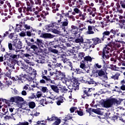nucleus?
<instances>
[{
    "instance_id": "obj_11",
    "label": "nucleus",
    "mask_w": 125,
    "mask_h": 125,
    "mask_svg": "<svg viewBox=\"0 0 125 125\" xmlns=\"http://www.w3.org/2000/svg\"><path fill=\"white\" fill-rule=\"evenodd\" d=\"M60 44L61 43L60 42H59L58 39H57V40L52 42H50L49 43L50 46H51V47L55 48H57V47H59Z\"/></svg>"
},
{
    "instance_id": "obj_8",
    "label": "nucleus",
    "mask_w": 125,
    "mask_h": 125,
    "mask_svg": "<svg viewBox=\"0 0 125 125\" xmlns=\"http://www.w3.org/2000/svg\"><path fill=\"white\" fill-rule=\"evenodd\" d=\"M30 49L33 50L34 54L37 55H38L40 53H42L43 51V50L41 48H38V47L34 44L30 46Z\"/></svg>"
},
{
    "instance_id": "obj_6",
    "label": "nucleus",
    "mask_w": 125,
    "mask_h": 125,
    "mask_svg": "<svg viewBox=\"0 0 125 125\" xmlns=\"http://www.w3.org/2000/svg\"><path fill=\"white\" fill-rule=\"evenodd\" d=\"M18 11L19 13H21V16H22V12H23V13H26V15H28V12H32V9L31 8V7L27 6V7H26V6H22L19 8Z\"/></svg>"
},
{
    "instance_id": "obj_21",
    "label": "nucleus",
    "mask_w": 125,
    "mask_h": 125,
    "mask_svg": "<svg viewBox=\"0 0 125 125\" xmlns=\"http://www.w3.org/2000/svg\"><path fill=\"white\" fill-rule=\"evenodd\" d=\"M34 43L40 47H43V40L38 38L37 39L36 41L34 42Z\"/></svg>"
},
{
    "instance_id": "obj_41",
    "label": "nucleus",
    "mask_w": 125,
    "mask_h": 125,
    "mask_svg": "<svg viewBox=\"0 0 125 125\" xmlns=\"http://www.w3.org/2000/svg\"><path fill=\"white\" fill-rule=\"evenodd\" d=\"M62 20L61 19H59L57 21H55L54 22L52 23V25H53V26H54V24H57L58 26L59 25H62Z\"/></svg>"
},
{
    "instance_id": "obj_39",
    "label": "nucleus",
    "mask_w": 125,
    "mask_h": 125,
    "mask_svg": "<svg viewBox=\"0 0 125 125\" xmlns=\"http://www.w3.org/2000/svg\"><path fill=\"white\" fill-rule=\"evenodd\" d=\"M44 78V80H45V81L47 83H53V81L52 80H51V79H50V76L48 75L47 76V77H43Z\"/></svg>"
},
{
    "instance_id": "obj_40",
    "label": "nucleus",
    "mask_w": 125,
    "mask_h": 125,
    "mask_svg": "<svg viewBox=\"0 0 125 125\" xmlns=\"http://www.w3.org/2000/svg\"><path fill=\"white\" fill-rule=\"evenodd\" d=\"M116 45V42H113V40L111 41V42H109L108 43H107V47H110L111 48L115 47Z\"/></svg>"
},
{
    "instance_id": "obj_53",
    "label": "nucleus",
    "mask_w": 125,
    "mask_h": 125,
    "mask_svg": "<svg viewBox=\"0 0 125 125\" xmlns=\"http://www.w3.org/2000/svg\"><path fill=\"white\" fill-rule=\"evenodd\" d=\"M41 87H42L41 91L43 93H45L47 92V91L48 90V89H47V87L46 86Z\"/></svg>"
},
{
    "instance_id": "obj_12",
    "label": "nucleus",
    "mask_w": 125,
    "mask_h": 125,
    "mask_svg": "<svg viewBox=\"0 0 125 125\" xmlns=\"http://www.w3.org/2000/svg\"><path fill=\"white\" fill-rule=\"evenodd\" d=\"M62 59L61 60L63 61L64 63H66L67 66L70 67V69H72L73 68V64L72 62L67 60L66 58H63L62 56H61Z\"/></svg>"
},
{
    "instance_id": "obj_45",
    "label": "nucleus",
    "mask_w": 125,
    "mask_h": 125,
    "mask_svg": "<svg viewBox=\"0 0 125 125\" xmlns=\"http://www.w3.org/2000/svg\"><path fill=\"white\" fill-rule=\"evenodd\" d=\"M116 5L117 12H119L120 13H124V11L122 10L121 8V5L119 3L117 4Z\"/></svg>"
},
{
    "instance_id": "obj_43",
    "label": "nucleus",
    "mask_w": 125,
    "mask_h": 125,
    "mask_svg": "<svg viewBox=\"0 0 125 125\" xmlns=\"http://www.w3.org/2000/svg\"><path fill=\"white\" fill-rule=\"evenodd\" d=\"M62 67H63V66L62 65V64L61 63V62H59V63L57 62V63L54 64L55 68H57L62 69Z\"/></svg>"
},
{
    "instance_id": "obj_23",
    "label": "nucleus",
    "mask_w": 125,
    "mask_h": 125,
    "mask_svg": "<svg viewBox=\"0 0 125 125\" xmlns=\"http://www.w3.org/2000/svg\"><path fill=\"white\" fill-rule=\"evenodd\" d=\"M76 39L75 40L76 43H83L84 42V39L83 36L76 37Z\"/></svg>"
},
{
    "instance_id": "obj_14",
    "label": "nucleus",
    "mask_w": 125,
    "mask_h": 125,
    "mask_svg": "<svg viewBox=\"0 0 125 125\" xmlns=\"http://www.w3.org/2000/svg\"><path fill=\"white\" fill-rule=\"evenodd\" d=\"M61 5L58 4L56 5V3L54 2L52 4V8L53 13H56L57 11H59V8L60 7Z\"/></svg>"
},
{
    "instance_id": "obj_57",
    "label": "nucleus",
    "mask_w": 125,
    "mask_h": 125,
    "mask_svg": "<svg viewBox=\"0 0 125 125\" xmlns=\"http://www.w3.org/2000/svg\"><path fill=\"white\" fill-rule=\"evenodd\" d=\"M68 54L72 58H77V54H74V53H71L70 51V53H68Z\"/></svg>"
},
{
    "instance_id": "obj_35",
    "label": "nucleus",
    "mask_w": 125,
    "mask_h": 125,
    "mask_svg": "<svg viewBox=\"0 0 125 125\" xmlns=\"http://www.w3.org/2000/svg\"><path fill=\"white\" fill-rule=\"evenodd\" d=\"M69 23V21H68L67 19H64V21H62L61 25L62 27H66L68 26Z\"/></svg>"
},
{
    "instance_id": "obj_17",
    "label": "nucleus",
    "mask_w": 125,
    "mask_h": 125,
    "mask_svg": "<svg viewBox=\"0 0 125 125\" xmlns=\"http://www.w3.org/2000/svg\"><path fill=\"white\" fill-rule=\"evenodd\" d=\"M40 37L43 39H51L53 38V36L50 33H42Z\"/></svg>"
},
{
    "instance_id": "obj_38",
    "label": "nucleus",
    "mask_w": 125,
    "mask_h": 125,
    "mask_svg": "<svg viewBox=\"0 0 125 125\" xmlns=\"http://www.w3.org/2000/svg\"><path fill=\"white\" fill-rule=\"evenodd\" d=\"M121 76V74L120 73H116L114 75H113L111 77V79L116 80H118L119 77Z\"/></svg>"
},
{
    "instance_id": "obj_63",
    "label": "nucleus",
    "mask_w": 125,
    "mask_h": 125,
    "mask_svg": "<svg viewBox=\"0 0 125 125\" xmlns=\"http://www.w3.org/2000/svg\"><path fill=\"white\" fill-rule=\"evenodd\" d=\"M62 91L64 93H67L68 92V89H67L66 86H63V88L62 89Z\"/></svg>"
},
{
    "instance_id": "obj_20",
    "label": "nucleus",
    "mask_w": 125,
    "mask_h": 125,
    "mask_svg": "<svg viewBox=\"0 0 125 125\" xmlns=\"http://www.w3.org/2000/svg\"><path fill=\"white\" fill-rule=\"evenodd\" d=\"M85 56V53L81 52L78 53L77 61H82L83 62V60Z\"/></svg>"
},
{
    "instance_id": "obj_7",
    "label": "nucleus",
    "mask_w": 125,
    "mask_h": 125,
    "mask_svg": "<svg viewBox=\"0 0 125 125\" xmlns=\"http://www.w3.org/2000/svg\"><path fill=\"white\" fill-rule=\"evenodd\" d=\"M78 29L79 28L78 26L71 25V29H69V33L71 34V36H74V38L77 37Z\"/></svg>"
},
{
    "instance_id": "obj_62",
    "label": "nucleus",
    "mask_w": 125,
    "mask_h": 125,
    "mask_svg": "<svg viewBox=\"0 0 125 125\" xmlns=\"http://www.w3.org/2000/svg\"><path fill=\"white\" fill-rule=\"evenodd\" d=\"M71 119H72V117L70 116H67L65 117L64 121L65 122H67L68 120H70Z\"/></svg>"
},
{
    "instance_id": "obj_28",
    "label": "nucleus",
    "mask_w": 125,
    "mask_h": 125,
    "mask_svg": "<svg viewBox=\"0 0 125 125\" xmlns=\"http://www.w3.org/2000/svg\"><path fill=\"white\" fill-rule=\"evenodd\" d=\"M56 100H58L56 103L58 105H61L62 103H63L64 102L63 99V97H62V96H59L58 97H57V98H56Z\"/></svg>"
},
{
    "instance_id": "obj_49",
    "label": "nucleus",
    "mask_w": 125,
    "mask_h": 125,
    "mask_svg": "<svg viewBox=\"0 0 125 125\" xmlns=\"http://www.w3.org/2000/svg\"><path fill=\"white\" fill-rule=\"evenodd\" d=\"M45 101H46V98L42 99L40 101V104L42 105V106H44L45 105H44V103H45Z\"/></svg>"
},
{
    "instance_id": "obj_25",
    "label": "nucleus",
    "mask_w": 125,
    "mask_h": 125,
    "mask_svg": "<svg viewBox=\"0 0 125 125\" xmlns=\"http://www.w3.org/2000/svg\"><path fill=\"white\" fill-rule=\"evenodd\" d=\"M71 71L73 72L72 73V75H74V73H76V74H81L83 72L81 69L80 68H70Z\"/></svg>"
},
{
    "instance_id": "obj_59",
    "label": "nucleus",
    "mask_w": 125,
    "mask_h": 125,
    "mask_svg": "<svg viewBox=\"0 0 125 125\" xmlns=\"http://www.w3.org/2000/svg\"><path fill=\"white\" fill-rule=\"evenodd\" d=\"M46 83H47V82L45 79H42L40 80V83H41L42 84H46Z\"/></svg>"
},
{
    "instance_id": "obj_33",
    "label": "nucleus",
    "mask_w": 125,
    "mask_h": 125,
    "mask_svg": "<svg viewBox=\"0 0 125 125\" xmlns=\"http://www.w3.org/2000/svg\"><path fill=\"white\" fill-rule=\"evenodd\" d=\"M6 70L8 71L6 72V73H5V76L8 77H11V72H12V68H10L9 67H6Z\"/></svg>"
},
{
    "instance_id": "obj_26",
    "label": "nucleus",
    "mask_w": 125,
    "mask_h": 125,
    "mask_svg": "<svg viewBox=\"0 0 125 125\" xmlns=\"http://www.w3.org/2000/svg\"><path fill=\"white\" fill-rule=\"evenodd\" d=\"M79 90V85H72V87L69 91V92H73L74 91H77Z\"/></svg>"
},
{
    "instance_id": "obj_13",
    "label": "nucleus",
    "mask_w": 125,
    "mask_h": 125,
    "mask_svg": "<svg viewBox=\"0 0 125 125\" xmlns=\"http://www.w3.org/2000/svg\"><path fill=\"white\" fill-rule=\"evenodd\" d=\"M56 72H58L57 74V77L60 79L61 80H64L66 78V75L64 73H62L61 71L58 70L56 71Z\"/></svg>"
},
{
    "instance_id": "obj_18",
    "label": "nucleus",
    "mask_w": 125,
    "mask_h": 125,
    "mask_svg": "<svg viewBox=\"0 0 125 125\" xmlns=\"http://www.w3.org/2000/svg\"><path fill=\"white\" fill-rule=\"evenodd\" d=\"M95 27L91 25L88 26V30L86 32L87 35H93L95 34V32L93 31V29H95Z\"/></svg>"
},
{
    "instance_id": "obj_44",
    "label": "nucleus",
    "mask_w": 125,
    "mask_h": 125,
    "mask_svg": "<svg viewBox=\"0 0 125 125\" xmlns=\"http://www.w3.org/2000/svg\"><path fill=\"white\" fill-rule=\"evenodd\" d=\"M48 50L50 52H51L54 54H58V50L56 49H53L52 47H50L48 48Z\"/></svg>"
},
{
    "instance_id": "obj_55",
    "label": "nucleus",
    "mask_w": 125,
    "mask_h": 125,
    "mask_svg": "<svg viewBox=\"0 0 125 125\" xmlns=\"http://www.w3.org/2000/svg\"><path fill=\"white\" fill-rule=\"evenodd\" d=\"M80 68L82 69H84L86 67L85 65V62H80Z\"/></svg>"
},
{
    "instance_id": "obj_2",
    "label": "nucleus",
    "mask_w": 125,
    "mask_h": 125,
    "mask_svg": "<svg viewBox=\"0 0 125 125\" xmlns=\"http://www.w3.org/2000/svg\"><path fill=\"white\" fill-rule=\"evenodd\" d=\"M110 48L109 47L107 46H105L103 49V51H100L99 52V55L101 56V59L103 60V62L104 64L106 63L105 62V61L108 60L110 58L109 53Z\"/></svg>"
},
{
    "instance_id": "obj_16",
    "label": "nucleus",
    "mask_w": 125,
    "mask_h": 125,
    "mask_svg": "<svg viewBox=\"0 0 125 125\" xmlns=\"http://www.w3.org/2000/svg\"><path fill=\"white\" fill-rule=\"evenodd\" d=\"M118 30H115L114 29H112L110 30L109 36L112 40L115 38V35H116L117 33H118Z\"/></svg>"
},
{
    "instance_id": "obj_4",
    "label": "nucleus",
    "mask_w": 125,
    "mask_h": 125,
    "mask_svg": "<svg viewBox=\"0 0 125 125\" xmlns=\"http://www.w3.org/2000/svg\"><path fill=\"white\" fill-rule=\"evenodd\" d=\"M92 95L93 91L90 88H87L83 90V92L81 95V97L83 99H85L92 97Z\"/></svg>"
},
{
    "instance_id": "obj_3",
    "label": "nucleus",
    "mask_w": 125,
    "mask_h": 125,
    "mask_svg": "<svg viewBox=\"0 0 125 125\" xmlns=\"http://www.w3.org/2000/svg\"><path fill=\"white\" fill-rule=\"evenodd\" d=\"M102 38L100 39L98 37H95L92 38V39H87V43L88 44H92L90 45L89 48L92 47V48H94L95 45L103 42Z\"/></svg>"
},
{
    "instance_id": "obj_42",
    "label": "nucleus",
    "mask_w": 125,
    "mask_h": 125,
    "mask_svg": "<svg viewBox=\"0 0 125 125\" xmlns=\"http://www.w3.org/2000/svg\"><path fill=\"white\" fill-rule=\"evenodd\" d=\"M86 82L88 84H96V83L94 81H93V79H91L90 78H88L87 79Z\"/></svg>"
},
{
    "instance_id": "obj_27",
    "label": "nucleus",
    "mask_w": 125,
    "mask_h": 125,
    "mask_svg": "<svg viewBox=\"0 0 125 125\" xmlns=\"http://www.w3.org/2000/svg\"><path fill=\"white\" fill-rule=\"evenodd\" d=\"M50 87H51V89L54 92L57 93H58L59 92V89L58 87L54 84H51L50 85Z\"/></svg>"
},
{
    "instance_id": "obj_52",
    "label": "nucleus",
    "mask_w": 125,
    "mask_h": 125,
    "mask_svg": "<svg viewBox=\"0 0 125 125\" xmlns=\"http://www.w3.org/2000/svg\"><path fill=\"white\" fill-rule=\"evenodd\" d=\"M8 49L10 50H15V48H13V46L11 43H8Z\"/></svg>"
},
{
    "instance_id": "obj_32",
    "label": "nucleus",
    "mask_w": 125,
    "mask_h": 125,
    "mask_svg": "<svg viewBox=\"0 0 125 125\" xmlns=\"http://www.w3.org/2000/svg\"><path fill=\"white\" fill-rule=\"evenodd\" d=\"M35 4V3H34L33 0H29V1H26V5L29 7H31L32 9Z\"/></svg>"
},
{
    "instance_id": "obj_1",
    "label": "nucleus",
    "mask_w": 125,
    "mask_h": 125,
    "mask_svg": "<svg viewBox=\"0 0 125 125\" xmlns=\"http://www.w3.org/2000/svg\"><path fill=\"white\" fill-rule=\"evenodd\" d=\"M121 103L120 101H118L116 98H111L106 100L102 103V105L106 108H109L112 107L113 105L120 104Z\"/></svg>"
},
{
    "instance_id": "obj_15",
    "label": "nucleus",
    "mask_w": 125,
    "mask_h": 125,
    "mask_svg": "<svg viewBox=\"0 0 125 125\" xmlns=\"http://www.w3.org/2000/svg\"><path fill=\"white\" fill-rule=\"evenodd\" d=\"M71 83H72L73 85H79V82L80 81V79L79 78L76 77H72V79H70Z\"/></svg>"
},
{
    "instance_id": "obj_50",
    "label": "nucleus",
    "mask_w": 125,
    "mask_h": 125,
    "mask_svg": "<svg viewBox=\"0 0 125 125\" xmlns=\"http://www.w3.org/2000/svg\"><path fill=\"white\" fill-rule=\"evenodd\" d=\"M9 31H11V30H8V31H6L5 33H3V35L2 36V38L4 39L5 37H7L8 35H9Z\"/></svg>"
},
{
    "instance_id": "obj_24",
    "label": "nucleus",
    "mask_w": 125,
    "mask_h": 125,
    "mask_svg": "<svg viewBox=\"0 0 125 125\" xmlns=\"http://www.w3.org/2000/svg\"><path fill=\"white\" fill-rule=\"evenodd\" d=\"M10 103H16V96L11 97L10 100H6L5 103L8 105V106L10 105Z\"/></svg>"
},
{
    "instance_id": "obj_64",
    "label": "nucleus",
    "mask_w": 125,
    "mask_h": 125,
    "mask_svg": "<svg viewBox=\"0 0 125 125\" xmlns=\"http://www.w3.org/2000/svg\"><path fill=\"white\" fill-rule=\"evenodd\" d=\"M120 4H121V5L122 8H125V1H121Z\"/></svg>"
},
{
    "instance_id": "obj_46",
    "label": "nucleus",
    "mask_w": 125,
    "mask_h": 125,
    "mask_svg": "<svg viewBox=\"0 0 125 125\" xmlns=\"http://www.w3.org/2000/svg\"><path fill=\"white\" fill-rule=\"evenodd\" d=\"M61 123V120L60 119H57L53 123L52 125H60Z\"/></svg>"
},
{
    "instance_id": "obj_51",
    "label": "nucleus",
    "mask_w": 125,
    "mask_h": 125,
    "mask_svg": "<svg viewBox=\"0 0 125 125\" xmlns=\"http://www.w3.org/2000/svg\"><path fill=\"white\" fill-rule=\"evenodd\" d=\"M15 125H29V123L28 122H20L19 124Z\"/></svg>"
},
{
    "instance_id": "obj_48",
    "label": "nucleus",
    "mask_w": 125,
    "mask_h": 125,
    "mask_svg": "<svg viewBox=\"0 0 125 125\" xmlns=\"http://www.w3.org/2000/svg\"><path fill=\"white\" fill-rule=\"evenodd\" d=\"M47 75V70H44V72H42V79H44V77H47L45 75Z\"/></svg>"
},
{
    "instance_id": "obj_31",
    "label": "nucleus",
    "mask_w": 125,
    "mask_h": 125,
    "mask_svg": "<svg viewBox=\"0 0 125 125\" xmlns=\"http://www.w3.org/2000/svg\"><path fill=\"white\" fill-rule=\"evenodd\" d=\"M83 30H87L86 27L78 28L77 31V37H79L80 36V35L82 34V32L83 31Z\"/></svg>"
},
{
    "instance_id": "obj_34",
    "label": "nucleus",
    "mask_w": 125,
    "mask_h": 125,
    "mask_svg": "<svg viewBox=\"0 0 125 125\" xmlns=\"http://www.w3.org/2000/svg\"><path fill=\"white\" fill-rule=\"evenodd\" d=\"M103 36L102 37V41L103 42L104 41V39L106 38L105 36H110V31H104V33H103Z\"/></svg>"
},
{
    "instance_id": "obj_56",
    "label": "nucleus",
    "mask_w": 125,
    "mask_h": 125,
    "mask_svg": "<svg viewBox=\"0 0 125 125\" xmlns=\"http://www.w3.org/2000/svg\"><path fill=\"white\" fill-rule=\"evenodd\" d=\"M115 42H116L115 47H117V48L121 47V45L120 43L121 41H118L115 40Z\"/></svg>"
},
{
    "instance_id": "obj_47",
    "label": "nucleus",
    "mask_w": 125,
    "mask_h": 125,
    "mask_svg": "<svg viewBox=\"0 0 125 125\" xmlns=\"http://www.w3.org/2000/svg\"><path fill=\"white\" fill-rule=\"evenodd\" d=\"M29 106L31 109H34L36 106V104L34 102H31L29 103Z\"/></svg>"
},
{
    "instance_id": "obj_29",
    "label": "nucleus",
    "mask_w": 125,
    "mask_h": 125,
    "mask_svg": "<svg viewBox=\"0 0 125 125\" xmlns=\"http://www.w3.org/2000/svg\"><path fill=\"white\" fill-rule=\"evenodd\" d=\"M92 61V59L90 56H86L83 58V59L82 60L83 63H86V62H91Z\"/></svg>"
},
{
    "instance_id": "obj_58",
    "label": "nucleus",
    "mask_w": 125,
    "mask_h": 125,
    "mask_svg": "<svg viewBox=\"0 0 125 125\" xmlns=\"http://www.w3.org/2000/svg\"><path fill=\"white\" fill-rule=\"evenodd\" d=\"M42 95V92L41 91H38L36 93V98H40Z\"/></svg>"
},
{
    "instance_id": "obj_60",
    "label": "nucleus",
    "mask_w": 125,
    "mask_h": 125,
    "mask_svg": "<svg viewBox=\"0 0 125 125\" xmlns=\"http://www.w3.org/2000/svg\"><path fill=\"white\" fill-rule=\"evenodd\" d=\"M35 4L40 5L41 4V0H34Z\"/></svg>"
},
{
    "instance_id": "obj_10",
    "label": "nucleus",
    "mask_w": 125,
    "mask_h": 125,
    "mask_svg": "<svg viewBox=\"0 0 125 125\" xmlns=\"http://www.w3.org/2000/svg\"><path fill=\"white\" fill-rule=\"evenodd\" d=\"M22 76V73L19 76H16V77H12L11 79L14 82H18L19 83H23L21 77Z\"/></svg>"
},
{
    "instance_id": "obj_22",
    "label": "nucleus",
    "mask_w": 125,
    "mask_h": 125,
    "mask_svg": "<svg viewBox=\"0 0 125 125\" xmlns=\"http://www.w3.org/2000/svg\"><path fill=\"white\" fill-rule=\"evenodd\" d=\"M59 41V42L61 43V42L62 43H66L69 41V38L66 36L64 37V38H59L57 39Z\"/></svg>"
},
{
    "instance_id": "obj_30",
    "label": "nucleus",
    "mask_w": 125,
    "mask_h": 125,
    "mask_svg": "<svg viewBox=\"0 0 125 125\" xmlns=\"http://www.w3.org/2000/svg\"><path fill=\"white\" fill-rule=\"evenodd\" d=\"M76 7L78 8H80L81 6L83 4V0H77L76 2Z\"/></svg>"
},
{
    "instance_id": "obj_36",
    "label": "nucleus",
    "mask_w": 125,
    "mask_h": 125,
    "mask_svg": "<svg viewBox=\"0 0 125 125\" xmlns=\"http://www.w3.org/2000/svg\"><path fill=\"white\" fill-rule=\"evenodd\" d=\"M24 102V99L20 96H16V103L19 104L20 102Z\"/></svg>"
},
{
    "instance_id": "obj_19",
    "label": "nucleus",
    "mask_w": 125,
    "mask_h": 125,
    "mask_svg": "<svg viewBox=\"0 0 125 125\" xmlns=\"http://www.w3.org/2000/svg\"><path fill=\"white\" fill-rule=\"evenodd\" d=\"M86 111L89 114H91V112H93L95 114H97L98 115L101 114V110H99L97 109H93L92 108H90L89 109H88V110H86Z\"/></svg>"
},
{
    "instance_id": "obj_37",
    "label": "nucleus",
    "mask_w": 125,
    "mask_h": 125,
    "mask_svg": "<svg viewBox=\"0 0 125 125\" xmlns=\"http://www.w3.org/2000/svg\"><path fill=\"white\" fill-rule=\"evenodd\" d=\"M58 119H59L58 118V117H56L54 116V115H53L51 117V118H49V116L47 117V119L46 120L49 121V122H51V121H55L56 120H57Z\"/></svg>"
},
{
    "instance_id": "obj_61",
    "label": "nucleus",
    "mask_w": 125,
    "mask_h": 125,
    "mask_svg": "<svg viewBox=\"0 0 125 125\" xmlns=\"http://www.w3.org/2000/svg\"><path fill=\"white\" fill-rule=\"evenodd\" d=\"M50 103L53 104V102L52 101H49L48 98H46L45 102L44 104H47Z\"/></svg>"
},
{
    "instance_id": "obj_9",
    "label": "nucleus",
    "mask_w": 125,
    "mask_h": 125,
    "mask_svg": "<svg viewBox=\"0 0 125 125\" xmlns=\"http://www.w3.org/2000/svg\"><path fill=\"white\" fill-rule=\"evenodd\" d=\"M15 52H16V53H14V52H12L11 53H7V55H4V57H7L6 56H8L9 57H10V59H13V60H15V59H17L18 58V56H17V51H15Z\"/></svg>"
},
{
    "instance_id": "obj_54",
    "label": "nucleus",
    "mask_w": 125,
    "mask_h": 125,
    "mask_svg": "<svg viewBox=\"0 0 125 125\" xmlns=\"http://www.w3.org/2000/svg\"><path fill=\"white\" fill-rule=\"evenodd\" d=\"M18 61L17 60L15 59H11V62H10L11 64H13V65L15 66L16 64L17 63Z\"/></svg>"
},
{
    "instance_id": "obj_5",
    "label": "nucleus",
    "mask_w": 125,
    "mask_h": 125,
    "mask_svg": "<svg viewBox=\"0 0 125 125\" xmlns=\"http://www.w3.org/2000/svg\"><path fill=\"white\" fill-rule=\"evenodd\" d=\"M93 74V75H95V76L96 77H104L105 78H107V75H105V72L103 70V69H98L97 68H95V69L93 70V71H92Z\"/></svg>"
}]
</instances>
